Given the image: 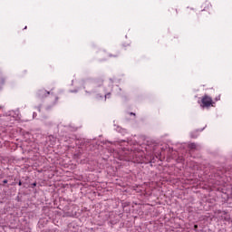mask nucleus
Wrapping results in <instances>:
<instances>
[{
    "instance_id": "1",
    "label": "nucleus",
    "mask_w": 232,
    "mask_h": 232,
    "mask_svg": "<svg viewBox=\"0 0 232 232\" xmlns=\"http://www.w3.org/2000/svg\"><path fill=\"white\" fill-rule=\"evenodd\" d=\"M209 106H213V99L208 94H205L201 99V107L209 108Z\"/></svg>"
},
{
    "instance_id": "2",
    "label": "nucleus",
    "mask_w": 232,
    "mask_h": 232,
    "mask_svg": "<svg viewBox=\"0 0 232 232\" xmlns=\"http://www.w3.org/2000/svg\"><path fill=\"white\" fill-rule=\"evenodd\" d=\"M43 94L46 97V95H50V92L44 90L39 91V96L43 97Z\"/></svg>"
},
{
    "instance_id": "3",
    "label": "nucleus",
    "mask_w": 232,
    "mask_h": 232,
    "mask_svg": "<svg viewBox=\"0 0 232 232\" xmlns=\"http://www.w3.org/2000/svg\"><path fill=\"white\" fill-rule=\"evenodd\" d=\"M188 149L189 150H198V147L195 143H189Z\"/></svg>"
},
{
    "instance_id": "4",
    "label": "nucleus",
    "mask_w": 232,
    "mask_h": 232,
    "mask_svg": "<svg viewBox=\"0 0 232 232\" xmlns=\"http://www.w3.org/2000/svg\"><path fill=\"white\" fill-rule=\"evenodd\" d=\"M96 83H98V86H101L102 84V80L95 81Z\"/></svg>"
},
{
    "instance_id": "5",
    "label": "nucleus",
    "mask_w": 232,
    "mask_h": 232,
    "mask_svg": "<svg viewBox=\"0 0 232 232\" xmlns=\"http://www.w3.org/2000/svg\"><path fill=\"white\" fill-rule=\"evenodd\" d=\"M109 56H111V57H119V54L118 53H116V54H109Z\"/></svg>"
},
{
    "instance_id": "6",
    "label": "nucleus",
    "mask_w": 232,
    "mask_h": 232,
    "mask_svg": "<svg viewBox=\"0 0 232 232\" xmlns=\"http://www.w3.org/2000/svg\"><path fill=\"white\" fill-rule=\"evenodd\" d=\"M0 84H5V79L4 78L0 79Z\"/></svg>"
},
{
    "instance_id": "7",
    "label": "nucleus",
    "mask_w": 232,
    "mask_h": 232,
    "mask_svg": "<svg viewBox=\"0 0 232 232\" xmlns=\"http://www.w3.org/2000/svg\"><path fill=\"white\" fill-rule=\"evenodd\" d=\"M111 95V93L108 92L107 94H105V99H108Z\"/></svg>"
},
{
    "instance_id": "8",
    "label": "nucleus",
    "mask_w": 232,
    "mask_h": 232,
    "mask_svg": "<svg viewBox=\"0 0 232 232\" xmlns=\"http://www.w3.org/2000/svg\"><path fill=\"white\" fill-rule=\"evenodd\" d=\"M3 184H8V179H4Z\"/></svg>"
},
{
    "instance_id": "9",
    "label": "nucleus",
    "mask_w": 232,
    "mask_h": 232,
    "mask_svg": "<svg viewBox=\"0 0 232 232\" xmlns=\"http://www.w3.org/2000/svg\"><path fill=\"white\" fill-rule=\"evenodd\" d=\"M18 186H23V182L19 181Z\"/></svg>"
},
{
    "instance_id": "10",
    "label": "nucleus",
    "mask_w": 232,
    "mask_h": 232,
    "mask_svg": "<svg viewBox=\"0 0 232 232\" xmlns=\"http://www.w3.org/2000/svg\"><path fill=\"white\" fill-rule=\"evenodd\" d=\"M194 227H195V229H197V227H198V225H195Z\"/></svg>"
},
{
    "instance_id": "11",
    "label": "nucleus",
    "mask_w": 232,
    "mask_h": 232,
    "mask_svg": "<svg viewBox=\"0 0 232 232\" xmlns=\"http://www.w3.org/2000/svg\"><path fill=\"white\" fill-rule=\"evenodd\" d=\"M33 186H37V183H34Z\"/></svg>"
},
{
    "instance_id": "12",
    "label": "nucleus",
    "mask_w": 232,
    "mask_h": 232,
    "mask_svg": "<svg viewBox=\"0 0 232 232\" xmlns=\"http://www.w3.org/2000/svg\"><path fill=\"white\" fill-rule=\"evenodd\" d=\"M130 115H135V113H133V112H130Z\"/></svg>"
},
{
    "instance_id": "13",
    "label": "nucleus",
    "mask_w": 232,
    "mask_h": 232,
    "mask_svg": "<svg viewBox=\"0 0 232 232\" xmlns=\"http://www.w3.org/2000/svg\"><path fill=\"white\" fill-rule=\"evenodd\" d=\"M1 109L5 108L4 106H0Z\"/></svg>"
},
{
    "instance_id": "14",
    "label": "nucleus",
    "mask_w": 232,
    "mask_h": 232,
    "mask_svg": "<svg viewBox=\"0 0 232 232\" xmlns=\"http://www.w3.org/2000/svg\"><path fill=\"white\" fill-rule=\"evenodd\" d=\"M59 99V97H56V101Z\"/></svg>"
},
{
    "instance_id": "15",
    "label": "nucleus",
    "mask_w": 232,
    "mask_h": 232,
    "mask_svg": "<svg viewBox=\"0 0 232 232\" xmlns=\"http://www.w3.org/2000/svg\"><path fill=\"white\" fill-rule=\"evenodd\" d=\"M24 30H26V26L24 27Z\"/></svg>"
}]
</instances>
